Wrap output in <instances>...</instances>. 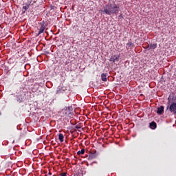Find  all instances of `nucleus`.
<instances>
[{"mask_svg":"<svg viewBox=\"0 0 176 176\" xmlns=\"http://www.w3.org/2000/svg\"><path fill=\"white\" fill-rule=\"evenodd\" d=\"M168 104H170V98H168Z\"/></svg>","mask_w":176,"mask_h":176,"instance_id":"obj_17","label":"nucleus"},{"mask_svg":"<svg viewBox=\"0 0 176 176\" xmlns=\"http://www.w3.org/2000/svg\"><path fill=\"white\" fill-rule=\"evenodd\" d=\"M60 176H67V173H63L60 174Z\"/></svg>","mask_w":176,"mask_h":176,"instance_id":"obj_15","label":"nucleus"},{"mask_svg":"<svg viewBox=\"0 0 176 176\" xmlns=\"http://www.w3.org/2000/svg\"><path fill=\"white\" fill-rule=\"evenodd\" d=\"M58 140L60 142H64V135H63V133H59Z\"/></svg>","mask_w":176,"mask_h":176,"instance_id":"obj_12","label":"nucleus"},{"mask_svg":"<svg viewBox=\"0 0 176 176\" xmlns=\"http://www.w3.org/2000/svg\"><path fill=\"white\" fill-rule=\"evenodd\" d=\"M149 127L152 130H155V129H156V127H157V124L155 122V121H153L152 122L150 123Z\"/></svg>","mask_w":176,"mask_h":176,"instance_id":"obj_9","label":"nucleus"},{"mask_svg":"<svg viewBox=\"0 0 176 176\" xmlns=\"http://www.w3.org/2000/svg\"><path fill=\"white\" fill-rule=\"evenodd\" d=\"M75 129H77L78 130H79V129H80V126L79 125H76L75 126Z\"/></svg>","mask_w":176,"mask_h":176,"instance_id":"obj_16","label":"nucleus"},{"mask_svg":"<svg viewBox=\"0 0 176 176\" xmlns=\"http://www.w3.org/2000/svg\"><path fill=\"white\" fill-rule=\"evenodd\" d=\"M163 112H164V107L160 106V107L157 108V113L158 115H162V113H163Z\"/></svg>","mask_w":176,"mask_h":176,"instance_id":"obj_7","label":"nucleus"},{"mask_svg":"<svg viewBox=\"0 0 176 176\" xmlns=\"http://www.w3.org/2000/svg\"><path fill=\"white\" fill-rule=\"evenodd\" d=\"M48 174H49V175H52V173H50V172Z\"/></svg>","mask_w":176,"mask_h":176,"instance_id":"obj_18","label":"nucleus"},{"mask_svg":"<svg viewBox=\"0 0 176 176\" xmlns=\"http://www.w3.org/2000/svg\"><path fill=\"white\" fill-rule=\"evenodd\" d=\"M41 28L39 29L38 35H41V34H43V32L45 31V29L46 28V27H45V24L43 23H41Z\"/></svg>","mask_w":176,"mask_h":176,"instance_id":"obj_6","label":"nucleus"},{"mask_svg":"<svg viewBox=\"0 0 176 176\" xmlns=\"http://www.w3.org/2000/svg\"><path fill=\"white\" fill-rule=\"evenodd\" d=\"M98 157V153L97 151H94V153H91L89 155V160H93V159H96Z\"/></svg>","mask_w":176,"mask_h":176,"instance_id":"obj_3","label":"nucleus"},{"mask_svg":"<svg viewBox=\"0 0 176 176\" xmlns=\"http://www.w3.org/2000/svg\"><path fill=\"white\" fill-rule=\"evenodd\" d=\"M169 111L175 115L176 113V103L172 102L169 106Z\"/></svg>","mask_w":176,"mask_h":176,"instance_id":"obj_2","label":"nucleus"},{"mask_svg":"<svg viewBox=\"0 0 176 176\" xmlns=\"http://www.w3.org/2000/svg\"><path fill=\"white\" fill-rule=\"evenodd\" d=\"M77 155H85V148H82L81 151L77 152Z\"/></svg>","mask_w":176,"mask_h":176,"instance_id":"obj_14","label":"nucleus"},{"mask_svg":"<svg viewBox=\"0 0 176 176\" xmlns=\"http://www.w3.org/2000/svg\"><path fill=\"white\" fill-rule=\"evenodd\" d=\"M156 47H157V44H151L150 45H148L146 47V49H148V50H151V49H156Z\"/></svg>","mask_w":176,"mask_h":176,"instance_id":"obj_11","label":"nucleus"},{"mask_svg":"<svg viewBox=\"0 0 176 176\" xmlns=\"http://www.w3.org/2000/svg\"><path fill=\"white\" fill-rule=\"evenodd\" d=\"M31 1H28V6H24L23 7V9H24V10H28V9H30V5H31Z\"/></svg>","mask_w":176,"mask_h":176,"instance_id":"obj_13","label":"nucleus"},{"mask_svg":"<svg viewBox=\"0 0 176 176\" xmlns=\"http://www.w3.org/2000/svg\"><path fill=\"white\" fill-rule=\"evenodd\" d=\"M118 0H109L108 3L106 4L103 10V13L111 16V14H116L119 13V5L115 3Z\"/></svg>","mask_w":176,"mask_h":176,"instance_id":"obj_1","label":"nucleus"},{"mask_svg":"<svg viewBox=\"0 0 176 176\" xmlns=\"http://www.w3.org/2000/svg\"><path fill=\"white\" fill-rule=\"evenodd\" d=\"M108 76V74L107 73H102L101 74V79L102 80V82H107V77Z\"/></svg>","mask_w":176,"mask_h":176,"instance_id":"obj_10","label":"nucleus"},{"mask_svg":"<svg viewBox=\"0 0 176 176\" xmlns=\"http://www.w3.org/2000/svg\"><path fill=\"white\" fill-rule=\"evenodd\" d=\"M109 61L112 63H116V61H119V56L113 55L110 57Z\"/></svg>","mask_w":176,"mask_h":176,"instance_id":"obj_4","label":"nucleus"},{"mask_svg":"<svg viewBox=\"0 0 176 176\" xmlns=\"http://www.w3.org/2000/svg\"><path fill=\"white\" fill-rule=\"evenodd\" d=\"M133 47H134V43H133L131 41H129L126 46V48L127 49V50H129V49H133Z\"/></svg>","mask_w":176,"mask_h":176,"instance_id":"obj_8","label":"nucleus"},{"mask_svg":"<svg viewBox=\"0 0 176 176\" xmlns=\"http://www.w3.org/2000/svg\"><path fill=\"white\" fill-rule=\"evenodd\" d=\"M167 109H168V107H167Z\"/></svg>","mask_w":176,"mask_h":176,"instance_id":"obj_19","label":"nucleus"},{"mask_svg":"<svg viewBox=\"0 0 176 176\" xmlns=\"http://www.w3.org/2000/svg\"><path fill=\"white\" fill-rule=\"evenodd\" d=\"M16 101L17 102H19V104H21V102H24V98L23 97V96L21 95H17L16 96Z\"/></svg>","mask_w":176,"mask_h":176,"instance_id":"obj_5","label":"nucleus"}]
</instances>
